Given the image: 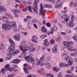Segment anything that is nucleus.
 <instances>
[{
  "label": "nucleus",
  "mask_w": 77,
  "mask_h": 77,
  "mask_svg": "<svg viewBox=\"0 0 77 77\" xmlns=\"http://www.w3.org/2000/svg\"><path fill=\"white\" fill-rule=\"evenodd\" d=\"M66 54L64 53L62 54V57H65L64 60L66 61L67 62H68L69 65H71L72 64V58L69 56H66Z\"/></svg>",
  "instance_id": "1"
},
{
  "label": "nucleus",
  "mask_w": 77,
  "mask_h": 77,
  "mask_svg": "<svg viewBox=\"0 0 77 77\" xmlns=\"http://www.w3.org/2000/svg\"><path fill=\"white\" fill-rule=\"evenodd\" d=\"M38 3H39V0H35L34 3L33 4L32 7V10H33L34 12L36 14H38Z\"/></svg>",
  "instance_id": "2"
},
{
  "label": "nucleus",
  "mask_w": 77,
  "mask_h": 77,
  "mask_svg": "<svg viewBox=\"0 0 77 77\" xmlns=\"http://www.w3.org/2000/svg\"><path fill=\"white\" fill-rule=\"evenodd\" d=\"M25 59L28 62H31L32 65H34L35 63V59L31 56H26L25 57Z\"/></svg>",
  "instance_id": "3"
},
{
  "label": "nucleus",
  "mask_w": 77,
  "mask_h": 77,
  "mask_svg": "<svg viewBox=\"0 0 77 77\" xmlns=\"http://www.w3.org/2000/svg\"><path fill=\"white\" fill-rule=\"evenodd\" d=\"M45 57V55H43L38 61L37 63V64L40 65L41 66H42L43 65H45V63H43V62L44 61Z\"/></svg>",
  "instance_id": "4"
},
{
  "label": "nucleus",
  "mask_w": 77,
  "mask_h": 77,
  "mask_svg": "<svg viewBox=\"0 0 77 77\" xmlns=\"http://www.w3.org/2000/svg\"><path fill=\"white\" fill-rule=\"evenodd\" d=\"M10 65L9 64H7L5 66V68H2L1 70V72L2 73H5V72H6L7 71H12V69L9 67Z\"/></svg>",
  "instance_id": "5"
},
{
  "label": "nucleus",
  "mask_w": 77,
  "mask_h": 77,
  "mask_svg": "<svg viewBox=\"0 0 77 77\" xmlns=\"http://www.w3.org/2000/svg\"><path fill=\"white\" fill-rule=\"evenodd\" d=\"M20 45L19 46V47L20 50H21L22 51V54H24V55H26L25 54H26V52H25V49H24V48H23V45H25V43H24V42L22 41L20 43Z\"/></svg>",
  "instance_id": "6"
},
{
  "label": "nucleus",
  "mask_w": 77,
  "mask_h": 77,
  "mask_svg": "<svg viewBox=\"0 0 77 77\" xmlns=\"http://www.w3.org/2000/svg\"><path fill=\"white\" fill-rule=\"evenodd\" d=\"M63 44L64 46H66L68 48H69L70 47V45H72L74 44V42H64L63 43Z\"/></svg>",
  "instance_id": "7"
},
{
  "label": "nucleus",
  "mask_w": 77,
  "mask_h": 77,
  "mask_svg": "<svg viewBox=\"0 0 77 77\" xmlns=\"http://www.w3.org/2000/svg\"><path fill=\"white\" fill-rule=\"evenodd\" d=\"M44 7L42 6V4H41V9L39 10V15H41L42 14H45V12H47V11L45 10H43Z\"/></svg>",
  "instance_id": "8"
},
{
  "label": "nucleus",
  "mask_w": 77,
  "mask_h": 77,
  "mask_svg": "<svg viewBox=\"0 0 77 77\" xmlns=\"http://www.w3.org/2000/svg\"><path fill=\"white\" fill-rule=\"evenodd\" d=\"M49 45L50 43H48V39H45V42L44 43V46H43L42 48V51H44V50H45V46H48V45Z\"/></svg>",
  "instance_id": "9"
},
{
  "label": "nucleus",
  "mask_w": 77,
  "mask_h": 77,
  "mask_svg": "<svg viewBox=\"0 0 77 77\" xmlns=\"http://www.w3.org/2000/svg\"><path fill=\"white\" fill-rule=\"evenodd\" d=\"M2 29L5 30H9L10 29V26L6 24H3L2 26Z\"/></svg>",
  "instance_id": "10"
},
{
  "label": "nucleus",
  "mask_w": 77,
  "mask_h": 77,
  "mask_svg": "<svg viewBox=\"0 0 77 77\" xmlns=\"http://www.w3.org/2000/svg\"><path fill=\"white\" fill-rule=\"evenodd\" d=\"M15 46L13 45H10L8 49V51H9V53H11V52H13V51L15 50Z\"/></svg>",
  "instance_id": "11"
},
{
  "label": "nucleus",
  "mask_w": 77,
  "mask_h": 77,
  "mask_svg": "<svg viewBox=\"0 0 77 77\" xmlns=\"http://www.w3.org/2000/svg\"><path fill=\"white\" fill-rule=\"evenodd\" d=\"M9 26L10 27H13L15 28L16 27H17V24H16V23L15 22H10L9 23Z\"/></svg>",
  "instance_id": "12"
},
{
  "label": "nucleus",
  "mask_w": 77,
  "mask_h": 77,
  "mask_svg": "<svg viewBox=\"0 0 77 77\" xmlns=\"http://www.w3.org/2000/svg\"><path fill=\"white\" fill-rule=\"evenodd\" d=\"M57 30H58L57 27L56 26H54L51 29V34H53V32H54V31H55V32H57Z\"/></svg>",
  "instance_id": "13"
},
{
  "label": "nucleus",
  "mask_w": 77,
  "mask_h": 77,
  "mask_svg": "<svg viewBox=\"0 0 77 77\" xmlns=\"http://www.w3.org/2000/svg\"><path fill=\"white\" fill-rule=\"evenodd\" d=\"M13 38L15 40L19 41L20 40V35L17 34L13 36Z\"/></svg>",
  "instance_id": "14"
},
{
  "label": "nucleus",
  "mask_w": 77,
  "mask_h": 77,
  "mask_svg": "<svg viewBox=\"0 0 77 77\" xmlns=\"http://www.w3.org/2000/svg\"><path fill=\"white\" fill-rule=\"evenodd\" d=\"M68 25L70 27H74L75 26V23H74V20L73 19L71 20L69 22Z\"/></svg>",
  "instance_id": "15"
},
{
  "label": "nucleus",
  "mask_w": 77,
  "mask_h": 77,
  "mask_svg": "<svg viewBox=\"0 0 77 77\" xmlns=\"http://www.w3.org/2000/svg\"><path fill=\"white\" fill-rule=\"evenodd\" d=\"M21 62V60L19 59H16L15 60H12L11 61V63H18L19 62Z\"/></svg>",
  "instance_id": "16"
},
{
  "label": "nucleus",
  "mask_w": 77,
  "mask_h": 77,
  "mask_svg": "<svg viewBox=\"0 0 77 77\" xmlns=\"http://www.w3.org/2000/svg\"><path fill=\"white\" fill-rule=\"evenodd\" d=\"M0 11L2 12H6V9L4 6H0Z\"/></svg>",
  "instance_id": "17"
},
{
  "label": "nucleus",
  "mask_w": 77,
  "mask_h": 77,
  "mask_svg": "<svg viewBox=\"0 0 77 77\" xmlns=\"http://www.w3.org/2000/svg\"><path fill=\"white\" fill-rule=\"evenodd\" d=\"M57 46L56 45H54L52 48V52L54 53H57Z\"/></svg>",
  "instance_id": "18"
},
{
  "label": "nucleus",
  "mask_w": 77,
  "mask_h": 77,
  "mask_svg": "<svg viewBox=\"0 0 77 77\" xmlns=\"http://www.w3.org/2000/svg\"><path fill=\"white\" fill-rule=\"evenodd\" d=\"M61 6L62 5L61 4H59L56 3L55 5V8L60 9V8H62Z\"/></svg>",
  "instance_id": "19"
},
{
  "label": "nucleus",
  "mask_w": 77,
  "mask_h": 77,
  "mask_svg": "<svg viewBox=\"0 0 77 77\" xmlns=\"http://www.w3.org/2000/svg\"><path fill=\"white\" fill-rule=\"evenodd\" d=\"M11 11H12V12H14L16 13V12H17L18 14L21 13V11L20 10H19L17 9H14L12 10H11Z\"/></svg>",
  "instance_id": "20"
},
{
  "label": "nucleus",
  "mask_w": 77,
  "mask_h": 77,
  "mask_svg": "<svg viewBox=\"0 0 77 77\" xmlns=\"http://www.w3.org/2000/svg\"><path fill=\"white\" fill-rule=\"evenodd\" d=\"M41 30L42 32H44V33H45L47 32V29L45 28V27L44 26H42V27Z\"/></svg>",
  "instance_id": "21"
},
{
  "label": "nucleus",
  "mask_w": 77,
  "mask_h": 77,
  "mask_svg": "<svg viewBox=\"0 0 77 77\" xmlns=\"http://www.w3.org/2000/svg\"><path fill=\"white\" fill-rule=\"evenodd\" d=\"M20 53V50L17 49V50H16L13 53V55H15L16 54H17V53Z\"/></svg>",
  "instance_id": "22"
},
{
  "label": "nucleus",
  "mask_w": 77,
  "mask_h": 77,
  "mask_svg": "<svg viewBox=\"0 0 77 77\" xmlns=\"http://www.w3.org/2000/svg\"><path fill=\"white\" fill-rule=\"evenodd\" d=\"M9 41L10 42V43L11 44H12L13 45H15V43L14 42V41L11 38L9 39Z\"/></svg>",
  "instance_id": "23"
},
{
  "label": "nucleus",
  "mask_w": 77,
  "mask_h": 77,
  "mask_svg": "<svg viewBox=\"0 0 77 77\" xmlns=\"http://www.w3.org/2000/svg\"><path fill=\"white\" fill-rule=\"evenodd\" d=\"M24 71L26 74H29V72L27 69V68L26 67H24L23 68Z\"/></svg>",
  "instance_id": "24"
},
{
  "label": "nucleus",
  "mask_w": 77,
  "mask_h": 77,
  "mask_svg": "<svg viewBox=\"0 0 77 77\" xmlns=\"http://www.w3.org/2000/svg\"><path fill=\"white\" fill-rule=\"evenodd\" d=\"M46 65V67L48 68H50L51 67V64H50L49 63H45V64Z\"/></svg>",
  "instance_id": "25"
},
{
  "label": "nucleus",
  "mask_w": 77,
  "mask_h": 77,
  "mask_svg": "<svg viewBox=\"0 0 77 77\" xmlns=\"http://www.w3.org/2000/svg\"><path fill=\"white\" fill-rule=\"evenodd\" d=\"M32 39L37 40L38 39V36L36 35H33L32 37Z\"/></svg>",
  "instance_id": "26"
},
{
  "label": "nucleus",
  "mask_w": 77,
  "mask_h": 77,
  "mask_svg": "<svg viewBox=\"0 0 77 77\" xmlns=\"http://www.w3.org/2000/svg\"><path fill=\"white\" fill-rule=\"evenodd\" d=\"M68 10H67V9L65 7L64 8L63 10L62 11L63 14H66Z\"/></svg>",
  "instance_id": "27"
},
{
  "label": "nucleus",
  "mask_w": 77,
  "mask_h": 77,
  "mask_svg": "<svg viewBox=\"0 0 77 77\" xmlns=\"http://www.w3.org/2000/svg\"><path fill=\"white\" fill-rule=\"evenodd\" d=\"M46 75L48 77H54V75H52V74L51 73H47L46 74Z\"/></svg>",
  "instance_id": "28"
},
{
  "label": "nucleus",
  "mask_w": 77,
  "mask_h": 77,
  "mask_svg": "<svg viewBox=\"0 0 77 77\" xmlns=\"http://www.w3.org/2000/svg\"><path fill=\"white\" fill-rule=\"evenodd\" d=\"M32 46H29L26 49H25V52H26V51H27V50H30L31 48H32Z\"/></svg>",
  "instance_id": "29"
},
{
  "label": "nucleus",
  "mask_w": 77,
  "mask_h": 77,
  "mask_svg": "<svg viewBox=\"0 0 77 77\" xmlns=\"http://www.w3.org/2000/svg\"><path fill=\"white\" fill-rule=\"evenodd\" d=\"M4 19H6V20H8V18L7 17L5 16H3L2 18L0 17V20L3 21V20H4Z\"/></svg>",
  "instance_id": "30"
},
{
  "label": "nucleus",
  "mask_w": 77,
  "mask_h": 77,
  "mask_svg": "<svg viewBox=\"0 0 77 77\" xmlns=\"http://www.w3.org/2000/svg\"><path fill=\"white\" fill-rule=\"evenodd\" d=\"M55 43V40L53 39H51L50 40V44H54Z\"/></svg>",
  "instance_id": "31"
},
{
  "label": "nucleus",
  "mask_w": 77,
  "mask_h": 77,
  "mask_svg": "<svg viewBox=\"0 0 77 77\" xmlns=\"http://www.w3.org/2000/svg\"><path fill=\"white\" fill-rule=\"evenodd\" d=\"M13 13L14 14L15 17H19V15L17 14H16V12H13Z\"/></svg>",
  "instance_id": "32"
},
{
  "label": "nucleus",
  "mask_w": 77,
  "mask_h": 77,
  "mask_svg": "<svg viewBox=\"0 0 77 77\" xmlns=\"http://www.w3.org/2000/svg\"><path fill=\"white\" fill-rule=\"evenodd\" d=\"M53 70L54 71H55V72H57L59 71V70L56 67H54V69H53Z\"/></svg>",
  "instance_id": "33"
},
{
  "label": "nucleus",
  "mask_w": 77,
  "mask_h": 77,
  "mask_svg": "<svg viewBox=\"0 0 77 77\" xmlns=\"http://www.w3.org/2000/svg\"><path fill=\"white\" fill-rule=\"evenodd\" d=\"M59 66H60V67L64 66H65V64L63 63H61L59 64Z\"/></svg>",
  "instance_id": "34"
},
{
  "label": "nucleus",
  "mask_w": 77,
  "mask_h": 77,
  "mask_svg": "<svg viewBox=\"0 0 77 77\" xmlns=\"http://www.w3.org/2000/svg\"><path fill=\"white\" fill-rule=\"evenodd\" d=\"M32 1L31 0H29L28 1L27 4L28 5H31V4H32Z\"/></svg>",
  "instance_id": "35"
},
{
  "label": "nucleus",
  "mask_w": 77,
  "mask_h": 77,
  "mask_svg": "<svg viewBox=\"0 0 77 77\" xmlns=\"http://www.w3.org/2000/svg\"><path fill=\"white\" fill-rule=\"evenodd\" d=\"M66 32L68 33H71L72 32V31L70 30L69 29H67L66 30Z\"/></svg>",
  "instance_id": "36"
},
{
  "label": "nucleus",
  "mask_w": 77,
  "mask_h": 77,
  "mask_svg": "<svg viewBox=\"0 0 77 77\" xmlns=\"http://www.w3.org/2000/svg\"><path fill=\"white\" fill-rule=\"evenodd\" d=\"M36 40H35L33 39H32L31 40V41H32V42H35V43H38V41Z\"/></svg>",
  "instance_id": "37"
},
{
  "label": "nucleus",
  "mask_w": 77,
  "mask_h": 77,
  "mask_svg": "<svg viewBox=\"0 0 77 77\" xmlns=\"http://www.w3.org/2000/svg\"><path fill=\"white\" fill-rule=\"evenodd\" d=\"M28 8L29 11L30 12H32V9H31V8H32V6H28Z\"/></svg>",
  "instance_id": "38"
},
{
  "label": "nucleus",
  "mask_w": 77,
  "mask_h": 77,
  "mask_svg": "<svg viewBox=\"0 0 77 77\" xmlns=\"http://www.w3.org/2000/svg\"><path fill=\"white\" fill-rule=\"evenodd\" d=\"M64 20L66 22H67V21H68L69 20V18L68 17L64 18Z\"/></svg>",
  "instance_id": "39"
},
{
  "label": "nucleus",
  "mask_w": 77,
  "mask_h": 77,
  "mask_svg": "<svg viewBox=\"0 0 77 77\" xmlns=\"http://www.w3.org/2000/svg\"><path fill=\"white\" fill-rule=\"evenodd\" d=\"M37 21V20L36 19H34L32 20V23H36Z\"/></svg>",
  "instance_id": "40"
},
{
  "label": "nucleus",
  "mask_w": 77,
  "mask_h": 77,
  "mask_svg": "<svg viewBox=\"0 0 77 77\" xmlns=\"http://www.w3.org/2000/svg\"><path fill=\"white\" fill-rule=\"evenodd\" d=\"M46 25H47V26H48V27H50V26H51L50 23H47L46 24Z\"/></svg>",
  "instance_id": "41"
},
{
  "label": "nucleus",
  "mask_w": 77,
  "mask_h": 77,
  "mask_svg": "<svg viewBox=\"0 0 77 77\" xmlns=\"http://www.w3.org/2000/svg\"><path fill=\"white\" fill-rule=\"evenodd\" d=\"M28 9V8H26L24 9H23V11L24 12H26V11H27Z\"/></svg>",
  "instance_id": "42"
},
{
  "label": "nucleus",
  "mask_w": 77,
  "mask_h": 77,
  "mask_svg": "<svg viewBox=\"0 0 77 77\" xmlns=\"http://www.w3.org/2000/svg\"><path fill=\"white\" fill-rule=\"evenodd\" d=\"M71 20H73L74 21V16L73 15L71 14Z\"/></svg>",
  "instance_id": "43"
},
{
  "label": "nucleus",
  "mask_w": 77,
  "mask_h": 77,
  "mask_svg": "<svg viewBox=\"0 0 77 77\" xmlns=\"http://www.w3.org/2000/svg\"><path fill=\"white\" fill-rule=\"evenodd\" d=\"M9 18H10V19H13V16H12V15L10 14L9 16Z\"/></svg>",
  "instance_id": "44"
},
{
  "label": "nucleus",
  "mask_w": 77,
  "mask_h": 77,
  "mask_svg": "<svg viewBox=\"0 0 77 77\" xmlns=\"http://www.w3.org/2000/svg\"><path fill=\"white\" fill-rule=\"evenodd\" d=\"M13 30L14 32H16L18 31V29H17V28H15L14 29H13Z\"/></svg>",
  "instance_id": "45"
},
{
  "label": "nucleus",
  "mask_w": 77,
  "mask_h": 77,
  "mask_svg": "<svg viewBox=\"0 0 77 77\" xmlns=\"http://www.w3.org/2000/svg\"><path fill=\"white\" fill-rule=\"evenodd\" d=\"M32 48L31 51H34L36 50V48L35 47L32 48Z\"/></svg>",
  "instance_id": "46"
},
{
  "label": "nucleus",
  "mask_w": 77,
  "mask_h": 77,
  "mask_svg": "<svg viewBox=\"0 0 77 77\" xmlns=\"http://www.w3.org/2000/svg\"><path fill=\"white\" fill-rule=\"evenodd\" d=\"M57 22V19H54L53 20V23H56Z\"/></svg>",
  "instance_id": "47"
},
{
  "label": "nucleus",
  "mask_w": 77,
  "mask_h": 77,
  "mask_svg": "<svg viewBox=\"0 0 77 77\" xmlns=\"http://www.w3.org/2000/svg\"><path fill=\"white\" fill-rule=\"evenodd\" d=\"M61 74H62L61 72H59V74L58 75V77H61Z\"/></svg>",
  "instance_id": "48"
},
{
  "label": "nucleus",
  "mask_w": 77,
  "mask_h": 77,
  "mask_svg": "<svg viewBox=\"0 0 77 77\" xmlns=\"http://www.w3.org/2000/svg\"><path fill=\"white\" fill-rule=\"evenodd\" d=\"M19 28L20 29H23V27L22 26V25H19Z\"/></svg>",
  "instance_id": "49"
},
{
  "label": "nucleus",
  "mask_w": 77,
  "mask_h": 77,
  "mask_svg": "<svg viewBox=\"0 0 77 77\" xmlns=\"http://www.w3.org/2000/svg\"><path fill=\"white\" fill-rule=\"evenodd\" d=\"M5 15L6 17H9L10 14L8 13H6L5 14Z\"/></svg>",
  "instance_id": "50"
},
{
  "label": "nucleus",
  "mask_w": 77,
  "mask_h": 77,
  "mask_svg": "<svg viewBox=\"0 0 77 77\" xmlns=\"http://www.w3.org/2000/svg\"><path fill=\"white\" fill-rule=\"evenodd\" d=\"M70 55L71 56H75V54H74V53H71L70 54Z\"/></svg>",
  "instance_id": "51"
},
{
  "label": "nucleus",
  "mask_w": 77,
  "mask_h": 77,
  "mask_svg": "<svg viewBox=\"0 0 77 77\" xmlns=\"http://www.w3.org/2000/svg\"><path fill=\"white\" fill-rule=\"evenodd\" d=\"M26 19H29H29H30L32 18V17L27 16L26 17Z\"/></svg>",
  "instance_id": "52"
},
{
  "label": "nucleus",
  "mask_w": 77,
  "mask_h": 77,
  "mask_svg": "<svg viewBox=\"0 0 77 77\" xmlns=\"http://www.w3.org/2000/svg\"><path fill=\"white\" fill-rule=\"evenodd\" d=\"M44 7H45V8H48V4H45Z\"/></svg>",
  "instance_id": "53"
},
{
  "label": "nucleus",
  "mask_w": 77,
  "mask_h": 77,
  "mask_svg": "<svg viewBox=\"0 0 77 77\" xmlns=\"http://www.w3.org/2000/svg\"><path fill=\"white\" fill-rule=\"evenodd\" d=\"M50 2H51L52 3H55L56 1L55 0H49Z\"/></svg>",
  "instance_id": "54"
},
{
  "label": "nucleus",
  "mask_w": 77,
  "mask_h": 77,
  "mask_svg": "<svg viewBox=\"0 0 77 77\" xmlns=\"http://www.w3.org/2000/svg\"><path fill=\"white\" fill-rule=\"evenodd\" d=\"M67 72L68 74H70V73H71V72L70 70H68L67 71Z\"/></svg>",
  "instance_id": "55"
},
{
  "label": "nucleus",
  "mask_w": 77,
  "mask_h": 77,
  "mask_svg": "<svg viewBox=\"0 0 77 77\" xmlns=\"http://www.w3.org/2000/svg\"><path fill=\"white\" fill-rule=\"evenodd\" d=\"M7 77H13V75H12V74L9 75H8Z\"/></svg>",
  "instance_id": "56"
},
{
  "label": "nucleus",
  "mask_w": 77,
  "mask_h": 77,
  "mask_svg": "<svg viewBox=\"0 0 77 77\" xmlns=\"http://www.w3.org/2000/svg\"><path fill=\"white\" fill-rule=\"evenodd\" d=\"M42 36H44V38H45L46 37H47V35H46L45 34L42 35Z\"/></svg>",
  "instance_id": "57"
},
{
  "label": "nucleus",
  "mask_w": 77,
  "mask_h": 77,
  "mask_svg": "<svg viewBox=\"0 0 77 77\" xmlns=\"http://www.w3.org/2000/svg\"><path fill=\"white\" fill-rule=\"evenodd\" d=\"M49 8H52V6L50 4L48 5V7Z\"/></svg>",
  "instance_id": "58"
},
{
  "label": "nucleus",
  "mask_w": 77,
  "mask_h": 77,
  "mask_svg": "<svg viewBox=\"0 0 77 77\" xmlns=\"http://www.w3.org/2000/svg\"><path fill=\"white\" fill-rule=\"evenodd\" d=\"M61 34H62V35H66V33L63 32H61Z\"/></svg>",
  "instance_id": "59"
},
{
  "label": "nucleus",
  "mask_w": 77,
  "mask_h": 77,
  "mask_svg": "<svg viewBox=\"0 0 77 77\" xmlns=\"http://www.w3.org/2000/svg\"><path fill=\"white\" fill-rule=\"evenodd\" d=\"M72 51H77V49L75 48H74L72 49Z\"/></svg>",
  "instance_id": "60"
},
{
  "label": "nucleus",
  "mask_w": 77,
  "mask_h": 77,
  "mask_svg": "<svg viewBox=\"0 0 77 77\" xmlns=\"http://www.w3.org/2000/svg\"><path fill=\"white\" fill-rule=\"evenodd\" d=\"M5 23H6V24H9V21L8 20H6L5 21Z\"/></svg>",
  "instance_id": "61"
},
{
  "label": "nucleus",
  "mask_w": 77,
  "mask_h": 77,
  "mask_svg": "<svg viewBox=\"0 0 77 77\" xmlns=\"http://www.w3.org/2000/svg\"><path fill=\"white\" fill-rule=\"evenodd\" d=\"M23 34L25 35V36H26V35H27V32H23Z\"/></svg>",
  "instance_id": "62"
},
{
  "label": "nucleus",
  "mask_w": 77,
  "mask_h": 77,
  "mask_svg": "<svg viewBox=\"0 0 77 77\" xmlns=\"http://www.w3.org/2000/svg\"><path fill=\"white\" fill-rule=\"evenodd\" d=\"M51 56H49V57L48 58V60H51Z\"/></svg>",
  "instance_id": "63"
},
{
  "label": "nucleus",
  "mask_w": 77,
  "mask_h": 77,
  "mask_svg": "<svg viewBox=\"0 0 77 77\" xmlns=\"http://www.w3.org/2000/svg\"><path fill=\"white\" fill-rule=\"evenodd\" d=\"M43 24H45V20H43V22L42 23Z\"/></svg>",
  "instance_id": "64"
}]
</instances>
